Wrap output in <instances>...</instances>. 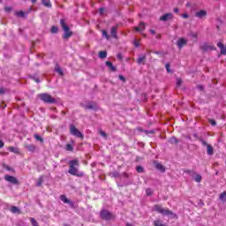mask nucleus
<instances>
[{
	"label": "nucleus",
	"mask_w": 226,
	"mask_h": 226,
	"mask_svg": "<svg viewBox=\"0 0 226 226\" xmlns=\"http://www.w3.org/2000/svg\"><path fill=\"white\" fill-rule=\"evenodd\" d=\"M99 57L101 59H105V57H107V51H100L99 52Z\"/></svg>",
	"instance_id": "obj_22"
},
{
	"label": "nucleus",
	"mask_w": 226,
	"mask_h": 226,
	"mask_svg": "<svg viewBox=\"0 0 226 226\" xmlns=\"http://www.w3.org/2000/svg\"><path fill=\"white\" fill-rule=\"evenodd\" d=\"M34 139L39 140V142H43V138L38 134H34Z\"/></svg>",
	"instance_id": "obj_29"
},
{
	"label": "nucleus",
	"mask_w": 226,
	"mask_h": 226,
	"mask_svg": "<svg viewBox=\"0 0 226 226\" xmlns=\"http://www.w3.org/2000/svg\"><path fill=\"white\" fill-rule=\"evenodd\" d=\"M69 165L68 172L71 176H77L78 177H82V176H84V173L79 172V161H70Z\"/></svg>",
	"instance_id": "obj_1"
},
{
	"label": "nucleus",
	"mask_w": 226,
	"mask_h": 226,
	"mask_svg": "<svg viewBox=\"0 0 226 226\" xmlns=\"http://www.w3.org/2000/svg\"><path fill=\"white\" fill-rule=\"evenodd\" d=\"M136 170H137V172L142 173V172H144V168H142V166H138Z\"/></svg>",
	"instance_id": "obj_33"
},
{
	"label": "nucleus",
	"mask_w": 226,
	"mask_h": 226,
	"mask_svg": "<svg viewBox=\"0 0 226 226\" xmlns=\"http://www.w3.org/2000/svg\"><path fill=\"white\" fill-rule=\"evenodd\" d=\"M5 11H11V7H5Z\"/></svg>",
	"instance_id": "obj_47"
},
{
	"label": "nucleus",
	"mask_w": 226,
	"mask_h": 226,
	"mask_svg": "<svg viewBox=\"0 0 226 226\" xmlns=\"http://www.w3.org/2000/svg\"><path fill=\"white\" fill-rule=\"evenodd\" d=\"M5 90L3 87H0V94H4Z\"/></svg>",
	"instance_id": "obj_45"
},
{
	"label": "nucleus",
	"mask_w": 226,
	"mask_h": 226,
	"mask_svg": "<svg viewBox=\"0 0 226 226\" xmlns=\"http://www.w3.org/2000/svg\"><path fill=\"white\" fill-rule=\"evenodd\" d=\"M155 168L161 172H165V167L159 162H154Z\"/></svg>",
	"instance_id": "obj_15"
},
{
	"label": "nucleus",
	"mask_w": 226,
	"mask_h": 226,
	"mask_svg": "<svg viewBox=\"0 0 226 226\" xmlns=\"http://www.w3.org/2000/svg\"><path fill=\"white\" fill-rule=\"evenodd\" d=\"M5 181H8V183H11L12 185H19V180H17V177L13 176L7 175L4 177Z\"/></svg>",
	"instance_id": "obj_7"
},
{
	"label": "nucleus",
	"mask_w": 226,
	"mask_h": 226,
	"mask_svg": "<svg viewBox=\"0 0 226 226\" xmlns=\"http://www.w3.org/2000/svg\"><path fill=\"white\" fill-rule=\"evenodd\" d=\"M202 144H203V146H207V143L204 140H202Z\"/></svg>",
	"instance_id": "obj_51"
},
{
	"label": "nucleus",
	"mask_w": 226,
	"mask_h": 226,
	"mask_svg": "<svg viewBox=\"0 0 226 226\" xmlns=\"http://www.w3.org/2000/svg\"><path fill=\"white\" fill-rule=\"evenodd\" d=\"M39 98L45 103H56V99L52 98L49 94H40Z\"/></svg>",
	"instance_id": "obj_4"
},
{
	"label": "nucleus",
	"mask_w": 226,
	"mask_h": 226,
	"mask_svg": "<svg viewBox=\"0 0 226 226\" xmlns=\"http://www.w3.org/2000/svg\"><path fill=\"white\" fill-rule=\"evenodd\" d=\"M85 109H87V110H89V109H94V107L93 105L89 104V105H87V106L85 107Z\"/></svg>",
	"instance_id": "obj_38"
},
{
	"label": "nucleus",
	"mask_w": 226,
	"mask_h": 226,
	"mask_svg": "<svg viewBox=\"0 0 226 226\" xmlns=\"http://www.w3.org/2000/svg\"><path fill=\"white\" fill-rule=\"evenodd\" d=\"M182 17H183V19H188L189 16H188V14L185 13V14H183Z\"/></svg>",
	"instance_id": "obj_48"
},
{
	"label": "nucleus",
	"mask_w": 226,
	"mask_h": 226,
	"mask_svg": "<svg viewBox=\"0 0 226 226\" xmlns=\"http://www.w3.org/2000/svg\"><path fill=\"white\" fill-rule=\"evenodd\" d=\"M60 24H61L63 30L64 31V38L65 40L70 38V36H72V31H70V27L68 26H66V22L64 21V19H61Z\"/></svg>",
	"instance_id": "obj_3"
},
{
	"label": "nucleus",
	"mask_w": 226,
	"mask_h": 226,
	"mask_svg": "<svg viewBox=\"0 0 226 226\" xmlns=\"http://www.w3.org/2000/svg\"><path fill=\"white\" fill-rule=\"evenodd\" d=\"M146 61V55L138 57V64H142Z\"/></svg>",
	"instance_id": "obj_19"
},
{
	"label": "nucleus",
	"mask_w": 226,
	"mask_h": 226,
	"mask_svg": "<svg viewBox=\"0 0 226 226\" xmlns=\"http://www.w3.org/2000/svg\"><path fill=\"white\" fill-rule=\"evenodd\" d=\"M169 142H170V144H177L178 140H177V139L173 137L169 139Z\"/></svg>",
	"instance_id": "obj_26"
},
{
	"label": "nucleus",
	"mask_w": 226,
	"mask_h": 226,
	"mask_svg": "<svg viewBox=\"0 0 226 226\" xmlns=\"http://www.w3.org/2000/svg\"><path fill=\"white\" fill-rule=\"evenodd\" d=\"M11 213H20V210L17 207H11Z\"/></svg>",
	"instance_id": "obj_27"
},
{
	"label": "nucleus",
	"mask_w": 226,
	"mask_h": 226,
	"mask_svg": "<svg viewBox=\"0 0 226 226\" xmlns=\"http://www.w3.org/2000/svg\"><path fill=\"white\" fill-rule=\"evenodd\" d=\"M60 200H62V202H64V204H70L71 206H73L72 200H68V198L64 194L60 196Z\"/></svg>",
	"instance_id": "obj_11"
},
{
	"label": "nucleus",
	"mask_w": 226,
	"mask_h": 226,
	"mask_svg": "<svg viewBox=\"0 0 226 226\" xmlns=\"http://www.w3.org/2000/svg\"><path fill=\"white\" fill-rule=\"evenodd\" d=\"M199 88L202 91V89H204V87H202V86H199Z\"/></svg>",
	"instance_id": "obj_54"
},
{
	"label": "nucleus",
	"mask_w": 226,
	"mask_h": 226,
	"mask_svg": "<svg viewBox=\"0 0 226 226\" xmlns=\"http://www.w3.org/2000/svg\"><path fill=\"white\" fill-rule=\"evenodd\" d=\"M166 70L169 73H170V65L169 64H166Z\"/></svg>",
	"instance_id": "obj_41"
},
{
	"label": "nucleus",
	"mask_w": 226,
	"mask_h": 226,
	"mask_svg": "<svg viewBox=\"0 0 226 226\" xmlns=\"http://www.w3.org/2000/svg\"><path fill=\"white\" fill-rule=\"evenodd\" d=\"M104 11H105V9H103V8L99 9L100 15H103Z\"/></svg>",
	"instance_id": "obj_43"
},
{
	"label": "nucleus",
	"mask_w": 226,
	"mask_h": 226,
	"mask_svg": "<svg viewBox=\"0 0 226 226\" xmlns=\"http://www.w3.org/2000/svg\"><path fill=\"white\" fill-rule=\"evenodd\" d=\"M43 184V178L40 177L39 181L37 182L36 185L37 186H41V185Z\"/></svg>",
	"instance_id": "obj_34"
},
{
	"label": "nucleus",
	"mask_w": 226,
	"mask_h": 226,
	"mask_svg": "<svg viewBox=\"0 0 226 226\" xmlns=\"http://www.w3.org/2000/svg\"><path fill=\"white\" fill-rule=\"evenodd\" d=\"M135 31H139L142 33L146 29V24L144 22L139 23V26L134 27Z\"/></svg>",
	"instance_id": "obj_12"
},
{
	"label": "nucleus",
	"mask_w": 226,
	"mask_h": 226,
	"mask_svg": "<svg viewBox=\"0 0 226 226\" xmlns=\"http://www.w3.org/2000/svg\"><path fill=\"white\" fill-rule=\"evenodd\" d=\"M1 147H4V142H3V140L0 139V148Z\"/></svg>",
	"instance_id": "obj_46"
},
{
	"label": "nucleus",
	"mask_w": 226,
	"mask_h": 226,
	"mask_svg": "<svg viewBox=\"0 0 226 226\" xmlns=\"http://www.w3.org/2000/svg\"><path fill=\"white\" fill-rule=\"evenodd\" d=\"M106 66H109V70H111V72H116V66H114L111 62L107 61Z\"/></svg>",
	"instance_id": "obj_20"
},
{
	"label": "nucleus",
	"mask_w": 226,
	"mask_h": 226,
	"mask_svg": "<svg viewBox=\"0 0 226 226\" xmlns=\"http://www.w3.org/2000/svg\"><path fill=\"white\" fill-rule=\"evenodd\" d=\"M8 151H11V153L19 154V148H16V147H10L8 148Z\"/></svg>",
	"instance_id": "obj_24"
},
{
	"label": "nucleus",
	"mask_w": 226,
	"mask_h": 226,
	"mask_svg": "<svg viewBox=\"0 0 226 226\" xmlns=\"http://www.w3.org/2000/svg\"><path fill=\"white\" fill-rule=\"evenodd\" d=\"M146 193H147V195H153V190H151V188H148V189H147L146 190Z\"/></svg>",
	"instance_id": "obj_35"
},
{
	"label": "nucleus",
	"mask_w": 226,
	"mask_h": 226,
	"mask_svg": "<svg viewBox=\"0 0 226 226\" xmlns=\"http://www.w3.org/2000/svg\"><path fill=\"white\" fill-rule=\"evenodd\" d=\"M100 135H102V137H104V138L107 137V133H105V132L103 131H100Z\"/></svg>",
	"instance_id": "obj_39"
},
{
	"label": "nucleus",
	"mask_w": 226,
	"mask_h": 226,
	"mask_svg": "<svg viewBox=\"0 0 226 226\" xmlns=\"http://www.w3.org/2000/svg\"><path fill=\"white\" fill-rule=\"evenodd\" d=\"M174 11H175V13H179V9L175 8V9H174Z\"/></svg>",
	"instance_id": "obj_50"
},
{
	"label": "nucleus",
	"mask_w": 226,
	"mask_h": 226,
	"mask_svg": "<svg viewBox=\"0 0 226 226\" xmlns=\"http://www.w3.org/2000/svg\"><path fill=\"white\" fill-rule=\"evenodd\" d=\"M220 200H222V202H226V192H223L222 193H221V195L219 196Z\"/></svg>",
	"instance_id": "obj_23"
},
{
	"label": "nucleus",
	"mask_w": 226,
	"mask_h": 226,
	"mask_svg": "<svg viewBox=\"0 0 226 226\" xmlns=\"http://www.w3.org/2000/svg\"><path fill=\"white\" fill-rule=\"evenodd\" d=\"M186 43H188V41L185 38H180L177 41V45L178 49H181L182 47H185V45H186Z\"/></svg>",
	"instance_id": "obj_10"
},
{
	"label": "nucleus",
	"mask_w": 226,
	"mask_h": 226,
	"mask_svg": "<svg viewBox=\"0 0 226 226\" xmlns=\"http://www.w3.org/2000/svg\"><path fill=\"white\" fill-rule=\"evenodd\" d=\"M58 30H59V29H58L56 26H52V27H51V33H53V34L57 33Z\"/></svg>",
	"instance_id": "obj_36"
},
{
	"label": "nucleus",
	"mask_w": 226,
	"mask_h": 226,
	"mask_svg": "<svg viewBox=\"0 0 226 226\" xmlns=\"http://www.w3.org/2000/svg\"><path fill=\"white\" fill-rule=\"evenodd\" d=\"M41 4L46 8H52V3H50V0H41Z\"/></svg>",
	"instance_id": "obj_16"
},
{
	"label": "nucleus",
	"mask_w": 226,
	"mask_h": 226,
	"mask_svg": "<svg viewBox=\"0 0 226 226\" xmlns=\"http://www.w3.org/2000/svg\"><path fill=\"white\" fill-rule=\"evenodd\" d=\"M183 84V80L181 79H177V86L179 87Z\"/></svg>",
	"instance_id": "obj_37"
},
{
	"label": "nucleus",
	"mask_w": 226,
	"mask_h": 226,
	"mask_svg": "<svg viewBox=\"0 0 226 226\" xmlns=\"http://www.w3.org/2000/svg\"><path fill=\"white\" fill-rule=\"evenodd\" d=\"M174 19V15L172 13H166L160 17V20L162 22H167V20H172Z\"/></svg>",
	"instance_id": "obj_8"
},
{
	"label": "nucleus",
	"mask_w": 226,
	"mask_h": 226,
	"mask_svg": "<svg viewBox=\"0 0 226 226\" xmlns=\"http://www.w3.org/2000/svg\"><path fill=\"white\" fill-rule=\"evenodd\" d=\"M195 181H196V183H200V181H202V176L196 175Z\"/></svg>",
	"instance_id": "obj_30"
},
{
	"label": "nucleus",
	"mask_w": 226,
	"mask_h": 226,
	"mask_svg": "<svg viewBox=\"0 0 226 226\" xmlns=\"http://www.w3.org/2000/svg\"><path fill=\"white\" fill-rule=\"evenodd\" d=\"M70 132L72 135H74V137H78L79 139H84V134L79 131V129L75 128V125L70 126Z\"/></svg>",
	"instance_id": "obj_5"
},
{
	"label": "nucleus",
	"mask_w": 226,
	"mask_h": 226,
	"mask_svg": "<svg viewBox=\"0 0 226 226\" xmlns=\"http://www.w3.org/2000/svg\"><path fill=\"white\" fill-rule=\"evenodd\" d=\"M65 149H66V151H73V147H72L71 144H67L65 146Z\"/></svg>",
	"instance_id": "obj_32"
},
{
	"label": "nucleus",
	"mask_w": 226,
	"mask_h": 226,
	"mask_svg": "<svg viewBox=\"0 0 226 226\" xmlns=\"http://www.w3.org/2000/svg\"><path fill=\"white\" fill-rule=\"evenodd\" d=\"M117 57H118L119 59H121V55H118Z\"/></svg>",
	"instance_id": "obj_57"
},
{
	"label": "nucleus",
	"mask_w": 226,
	"mask_h": 226,
	"mask_svg": "<svg viewBox=\"0 0 226 226\" xmlns=\"http://www.w3.org/2000/svg\"><path fill=\"white\" fill-rule=\"evenodd\" d=\"M55 72H56V73H58L61 76L64 75L63 69H61V67L59 65L55 66Z\"/></svg>",
	"instance_id": "obj_21"
},
{
	"label": "nucleus",
	"mask_w": 226,
	"mask_h": 226,
	"mask_svg": "<svg viewBox=\"0 0 226 226\" xmlns=\"http://www.w3.org/2000/svg\"><path fill=\"white\" fill-rule=\"evenodd\" d=\"M191 36L192 37V38H197V34H191Z\"/></svg>",
	"instance_id": "obj_49"
},
{
	"label": "nucleus",
	"mask_w": 226,
	"mask_h": 226,
	"mask_svg": "<svg viewBox=\"0 0 226 226\" xmlns=\"http://www.w3.org/2000/svg\"><path fill=\"white\" fill-rule=\"evenodd\" d=\"M202 49H203V50H215L216 49L214 46L208 45L207 43H205L202 46Z\"/></svg>",
	"instance_id": "obj_13"
},
{
	"label": "nucleus",
	"mask_w": 226,
	"mask_h": 226,
	"mask_svg": "<svg viewBox=\"0 0 226 226\" xmlns=\"http://www.w3.org/2000/svg\"><path fill=\"white\" fill-rule=\"evenodd\" d=\"M119 80H122L123 82H125L126 79L123 77V75L118 76Z\"/></svg>",
	"instance_id": "obj_40"
},
{
	"label": "nucleus",
	"mask_w": 226,
	"mask_h": 226,
	"mask_svg": "<svg viewBox=\"0 0 226 226\" xmlns=\"http://www.w3.org/2000/svg\"><path fill=\"white\" fill-rule=\"evenodd\" d=\"M14 15H16V17H24V11H16Z\"/></svg>",
	"instance_id": "obj_28"
},
{
	"label": "nucleus",
	"mask_w": 226,
	"mask_h": 226,
	"mask_svg": "<svg viewBox=\"0 0 226 226\" xmlns=\"http://www.w3.org/2000/svg\"><path fill=\"white\" fill-rule=\"evenodd\" d=\"M154 211L160 213V215H162L163 216H173V218H176V214H174L169 208H163L161 205H154Z\"/></svg>",
	"instance_id": "obj_2"
},
{
	"label": "nucleus",
	"mask_w": 226,
	"mask_h": 226,
	"mask_svg": "<svg viewBox=\"0 0 226 226\" xmlns=\"http://www.w3.org/2000/svg\"><path fill=\"white\" fill-rule=\"evenodd\" d=\"M134 46L135 47H140V44L139 43V41H134Z\"/></svg>",
	"instance_id": "obj_44"
},
{
	"label": "nucleus",
	"mask_w": 226,
	"mask_h": 226,
	"mask_svg": "<svg viewBox=\"0 0 226 226\" xmlns=\"http://www.w3.org/2000/svg\"><path fill=\"white\" fill-rule=\"evenodd\" d=\"M101 218L102 220H113L114 215H112V213L109 212L108 210H102L101 211Z\"/></svg>",
	"instance_id": "obj_6"
},
{
	"label": "nucleus",
	"mask_w": 226,
	"mask_h": 226,
	"mask_svg": "<svg viewBox=\"0 0 226 226\" xmlns=\"http://www.w3.org/2000/svg\"><path fill=\"white\" fill-rule=\"evenodd\" d=\"M26 148L30 152V153H34V151H36V146H34V144L31 145H26Z\"/></svg>",
	"instance_id": "obj_14"
},
{
	"label": "nucleus",
	"mask_w": 226,
	"mask_h": 226,
	"mask_svg": "<svg viewBox=\"0 0 226 226\" xmlns=\"http://www.w3.org/2000/svg\"><path fill=\"white\" fill-rule=\"evenodd\" d=\"M32 3H34V4L36 3V0H32Z\"/></svg>",
	"instance_id": "obj_56"
},
{
	"label": "nucleus",
	"mask_w": 226,
	"mask_h": 226,
	"mask_svg": "<svg viewBox=\"0 0 226 226\" xmlns=\"http://www.w3.org/2000/svg\"><path fill=\"white\" fill-rule=\"evenodd\" d=\"M64 226H70V225H68V224H64Z\"/></svg>",
	"instance_id": "obj_58"
},
{
	"label": "nucleus",
	"mask_w": 226,
	"mask_h": 226,
	"mask_svg": "<svg viewBox=\"0 0 226 226\" xmlns=\"http://www.w3.org/2000/svg\"><path fill=\"white\" fill-rule=\"evenodd\" d=\"M125 226H133V224H132V223H130V222H127V223L125 224Z\"/></svg>",
	"instance_id": "obj_52"
},
{
	"label": "nucleus",
	"mask_w": 226,
	"mask_h": 226,
	"mask_svg": "<svg viewBox=\"0 0 226 226\" xmlns=\"http://www.w3.org/2000/svg\"><path fill=\"white\" fill-rule=\"evenodd\" d=\"M111 36L113 37V38H117V26H113V27H111Z\"/></svg>",
	"instance_id": "obj_17"
},
{
	"label": "nucleus",
	"mask_w": 226,
	"mask_h": 226,
	"mask_svg": "<svg viewBox=\"0 0 226 226\" xmlns=\"http://www.w3.org/2000/svg\"><path fill=\"white\" fill-rule=\"evenodd\" d=\"M102 36L106 38V40H110V36H109L107 30H102Z\"/></svg>",
	"instance_id": "obj_25"
},
{
	"label": "nucleus",
	"mask_w": 226,
	"mask_h": 226,
	"mask_svg": "<svg viewBox=\"0 0 226 226\" xmlns=\"http://www.w3.org/2000/svg\"><path fill=\"white\" fill-rule=\"evenodd\" d=\"M34 80H35V82H37V83L40 82V79H35Z\"/></svg>",
	"instance_id": "obj_55"
},
{
	"label": "nucleus",
	"mask_w": 226,
	"mask_h": 226,
	"mask_svg": "<svg viewBox=\"0 0 226 226\" xmlns=\"http://www.w3.org/2000/svg\"><path fill=\"white\" fill-rule=\"evenodd\" d=\"M30 222L33 226H39L38 222H36V220H34V218H30Z\"/></svg>",
	"instance_id": "obj_31"
},
{
	"label": "nucleus",
	"mask_w": 226,
	"mask_h": 226,
	"mask_svg": "<svg viewBox=\"0 0 226 226\" xmlns=\"http://www.w3.org/2000/svg\"><path fill=\"white\" fill-rule=\"evenodd\" d=\"M207 15V11L206 10H200L195 13V17L198 19H204Z\"/></svg>",
	"instance_id": "obj_9"
},
{
	"label": "nucleus",
	"mask_w": 226,
	"mask_h": 226,
	"mask_svg": "<svg viewBox=\"0 0 226 226\" xmlns=\"http://www.w3.org/2000/svg\"><path fill=\"white\" fill-rule=\"evenodd\" d=\"M150 33H151V34H155V32H154V30H150Z\"/></svg>",
	"instance_id": "obj_53"
},
{
	"label": "nucleus",
	"mask_w": 226,
	"mask_h": 226,
	"mask_svg": "<svg viewBox=\"0 0 226 226\" xmlns=\"http://www.w3.org/2000/svg\"><path fill=\"white\" fill-rule=\"evenodd\" d=\"M210 124H212V126H215L216 125V121L211 119L210 120Z\"/></svg>",
	"instance_id": "obj_42"
},
{
	"label": "nucleus",
	"mask_w": 226,
	"mask_h": 226,
	"mask_svg": "<svg viewBox=\"0 0 226 226\" xmlns=\"http://www.w3.org/2000/svg\"><path fill=\"white\" fill-rule=\"evenodd\" d=\"M207 153L209 156H212L213 153H215V150L211 145H207Z\"/></svg>",
	"instance_id": "obj_18"
}]
</instances>
